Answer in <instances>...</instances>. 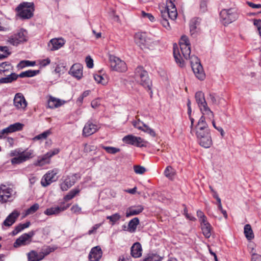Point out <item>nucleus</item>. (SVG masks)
<instances>
[{"instance_id": "33", "label": "nucleus", "mask_w": 261, "mask_h": 261, "mask_svg": "<svg viewBox=\"0 0 261 261\" xmlns=\"http://www.w3.org/2000/svg\"><path fill=\"white\" fill-rule=\"evenodd\" d=\"M200 111L202 114V116H206L205 118H207V119H209L210 120L214 119V113L208 107L207 105L200 109Z\"/></svg>"}, {"instance_id": "51", "label": "nucleus", "mask_w": 261, "mask_h": 261, "mask_svg": "<svg viewBox=\"0 0 261 261\" xmlns=\"http://www.w3.org/2000/svg\"><path fill=\"white\" fill-rule=\"evenodd\" d=\"M142 125L144 126V128L142 129V131L149 134L152 137L155 136L156 134H155V132L152 128H150L149 126H148L147 125H146L144 123H142Z\"/></svg>"}, {"instance_id": "11", "label": "nucleus", "mask_w": 261, "mask_h": 261, "mask_svg": "<svg viewBox=\"0 0 261 261\" xmlns=\"http://www.w3.org/2000/svg\"><path fill=\"white\" fill-rule=\"evenodd\" d=\"M122 141L128 144L141 147L145 146V141L141 137H136L132 135H128L124 137Z\"/></svg>"}, {"instance_id": "59", "label": "nucleus", "mask_w": 261, "mask_h": 261, "mask_svg": "<svg viewBox=\"0 0 261 261\" xmlns=\"http://www.w3.org/2000/svg\"><path fill=\"white\" fill-rule=\"evenodd\" d=\"M142 123L143 122L141 121L139 119H138L137 121L134 122L133 125L136 128L142 130V129L144 128V126L142 125Z\"/></svg>"}, {"instance_id": "10", "label": "nucleus", "mask_w": 261, "mask_h": 261, "mask_svg": "<svg viewBox=\"0 0 261 261\" xmlns=\"http://www.w3.org/2000/svg\"><path fill=\"white\" fill-rule=\"evenodd\" d=\"M13 105L19 111H24L27 107L28 102L24 96L21 93H16L13 99Z\"/></svg>"}, {"instance_id": "16", "label": "nucleus", "mask_w": 261, "mask_h": 261, "mask_svg": "<svg viewBox=\"0 0 261 261\" xmlns=\"http://www.w3.org/2000/svg\"><path fill=\"white\" fill-rule=\"evenodd\" d=\"M99 127L96 124L89 121L85 125L83 130V135L88 137L96 132Z\"/></svg>"}, {"instance_id": "32", "label": "nucleus", "mask_w": 261, "mask_h": 261, "mask_svg": "<svg viewBox=\"0 0 261 261\" xmlns=\"http://www.w3.org/2000/svg\"><path fill=\"white\" fill-rule=\"evenodd\" d=\"M173 55L176 63L179 66L183 67L184 66V61L180 59L181 55L179 54L178 46L176 44L173 45Z\"/></svg>"}, {"instance_id": "34", "label": "nucleus", "mask_w": 261, "mask_h": 261, "mask_svg": "<svg viewBox=\"0 0 261 261\" xmlns=\"http://www.w3.org/2000/svg\"><path fill=\"white\" fill-rule=\"evenodd\" d=\"M13 70V66L9 62H4L0 64V73H5Z\"/></svg>"}, {"instance_id": "23", "label": "nucleus", "mask_w": 261, "mask_h": 261, "mask_svg": "<svg viewBox=\"0 0 261 261\" xmlns=\"http://www.w3.org/2000/svg\"><path fill=\"white\" fill-rule=\"evenodd\" d=\"M144 210L142 205L132 206L128 207L126 212V217H129L132 216L137 215L140 214Z\"/></svg>"}, {"instance_id": "37", "label": "nucleus", "mask_w": 261, "mask_h": 261, "mask_svg": "<svg viewBox=\"0 0 261 261\" xmlns=\"http://www.w3.org/2000/svg\"><path fill=\"white\" fill-rule=\"evenodd\" d=\"M18 75L15 73H11L8 75L7 77H2L0 79V82L1 83H9L16 80Z\"/></svg>"}, {"instance_id": "62", "label": "nucleus", "mask_w": 261, "mask_h": 261, "mask_svg": "<svg viewBox=\"0 0 261 261\" xmlns=\"http://www.w3.org/2000/svg\"><path fill=\"white\" fill-rule=\"evenodd\" d=\"M100 105V99H96L92 100L91 102V107L94 109H96Z\"/></svg>"}, {"instance_id": "57", "label": "nucleus", "mask_w": 261, "mask_h": 261, "mask_svg": "<svg viewBox=\"0 0 261 261\" xmlns=\"http://www.w3.org/2000/svg\"><path fill=\"white\" fill-rule=\"evenodd\" d=\"M197 217L199 218L200 223L203 222V220H207L206 216L204 215L203 213L201 211H197Z\"/></svg>"}, {"instance_id": "31", "label": "nucleus", "mask_w": 261, "mask_h": 261, "mask_svg": "<svg viewBox=\"0 0 261 261\" xmlns=\"http://www.w3.org/2000/svg\"><path fill=\"white\" fill-rule=\"evenodd\" d=\"M206 129H210L205 121V117L201 116L196 126V131L205 130Z\"/></svg>"}, {"instance_id": "26", "label": "nucleus", "mask_w": 261, "mask_h": 261, "mask_svg": "<svg viewBox=\"0 0 261 261\" xmlns=\"http://www.w3.org/2000/svg\"><path fill=\"white\" fill-rule=\"evenodd\" d=\"M195 98L199 109L207 105L205 99L204 94L202 91L197 92L195 94Z\"/></svg>"}, {"instance_id": "30", "label": "nucleus", "mask_w": 261, "mask_h": 261, "mask_svg": "<svg viewBox=\"0 0 261 261\" xmlns=\"http://www.w3.org/2000/svg\"><path fill=\"white\" fill-rule=\"evenodd\" d=\"M206 129H210L205 121V117L201 116L196 126V131L205 130Z\"/></svg>"}, {"instance_id": "63", "label": "nucleus", "mask_w": 261, "mask_h": 261, "mask_svg": "<svg viewBox=\"0 0 261 261\" xmlns=\"http://www.w3.org/2000/svg\"><path fill=\"white\" fill-rule=\"evenodd\" d=\"M94 80L98 83H101L103 84V80H104L103 77L101 75L95 74L94 75Z\"/></svg>"}, {"instance_id": "56", "label": "nucleus", "mask_w": 261, "mask_h": 261, "mask_svg": "<svg viewBox=\"0 0 261 261\" xmlns=\"http://www.w3.org/2000/svg\"><path fill=\"white\" fill-rule=\"evenodd\" d=\"M200 10L202 12L207 10V3L205 0H202L200 3Z\"/></svg>"}, {"instance_id": "64", "label": "nucleus", "mask_w": 261, "mask_h": 261, "mask_svg": "<svg viewBox=\"0 0 261 261\" xmlns=\"http://www.w3.org/2000/svg\"><path fill=\"white\" fill-rule=\"evenodd\" d=\"M252 261H261V256L256 254L252 255Z\"/></svg>"}, {"instance_id": "53", "label": "nucleus", "mask_w": 261, "mask_h": 261, "mask_svg": "<svg viewBox=\"0 0 261 261\" xmlns=\"http://www.w3.org/2000/svg\"><path fill=\"white\" fill-rule=\"evenodd\" d=\"M8 41L9 43L13 45H17L20 43L17 37H16L15 35L10 37L8 39Z\"/></svg>"}, {"instance_id": "55", "label": "nucleus", "mask_w": 261, "mask_h": 261, "mask_svg": "<svg viewBox=\"0 0 261 261\" xmlns=\"http://www.w3.org/2000/svg\"><path fill=\"white\" fill-rule=\"evenodd\" d=\"M87 66L89 68H92L93 67V59L90 57L88 56L86 58L85 60Z\"/></svg>"}, {"instance_id": "36", "label": "nucleus", "mask_w": 261, "mask_h": 261, "mask_svg": "<svg viewBox=\"0 0 261 261\" xmlns=\"http://www.w3.org/2000/svg\"><path fill=\"white\" fill-rule=\"evenodd\" d=\"M139 223V220L138 218H134L132 219L128 224V229L129 231L130 232H135Z\"/></svg>"}, {"instance_id": "43", "label": "nucleus", "mask_w": 261, "mask_h": 261, "mask_svg": "<svg viewBox=\"0 0 261 261\" xmlns=\"http://www.w3.org/2000/svg\"><path fill=\"white\" fill-rule=\"evenodd\" d=\"M80 190L79 189H74L71 190L64 197V200L65 201H68L73 198L75 195L80 192Z\"/></svg>"}, {"instance_id": "50", "label": "nucleus", "mask_w": 261, "mask_h": 261, "mask_svg": "<svg viewBox=\"0 0 261 261\" xmlns=\"http://www.w3.org/2000/svg\"><path fill=\"white\" fill-rule=\"evenodd\" d=\"M174 174V169L171 166H167L165 171L164 175L169 179H171Z\"/></svg>"}, {"instance_id": "19", "label": "nucleus", "mask_w": 261, "mask_h": 261, "mask_svg": "<svg viewBox=\"0 0 261 261\" xmlns=\"http://www.w3.org/2000/svg\"><path fill=\"white\" fill-rule=\"evenodd\" d=\"M102 255V250L99 246L92 248L89 254L90 261H99Z\"/></svg>"}, {"instance_id": "46", "label": "nucleus", "mask_w": 261, "mask_h": 261, "mask_svg": "<svg viewBox=\"0 0 261 261\" xmlns=\"http://www.w3.org/2000/svg\"><path fill=\"white\" fill-rule=\"evenodd\" d=\"M140 16L141 18L145 20L148 19L151 22H153L155 20L154 17L151 13H146L144 11H141Z\"/></svg>"}, {"instance_id": "58", "label": "nucleus", "mask_w": 261, "mask_h": 261, "mask_svg": "<svg viewBox=\"0 0 261 261\" xmlns=\"http://www.w3.org/2000/svg\"><path fill=\"white\" fill-rule=\"evenodd\" d=\"M71 210L73 213L78 214L81 213L82 208L77 204H74L71 208Z\"/></svg>"}, {"instance_id": "22", "label": "nucleus", "mask_w": 261, "mask_h": 261, "mask_svg": "<svg viewBox=\"0 0 261 261\" xmlns=\"http://www.w3.org/2000/svg\"><path fill=\"white\" fill-rule=\"evenodd\" d=\"M76 181L75 175L67 176L60 185L61 189L63 191H67L71 187Z\"/></svg>"}, {"instance_id": "44", "label": "nucleus", "mask_w": 261, "mask_h": 261, "mask_svg": "<svg viewBox=\"0 0 261 261\" xmlns=\"http://www.w3.org/2000/svg\"><path fill=\"white\" fill-rule=\"evenodd\" d=\"M15 36L17 37L20 43L27 40V32L25 30L20 31L17 34H15Z\"/></svg>"}, {"instance_id": "20", "label": "nucleus", "mask_w": 261, "mask_h": 261, "mask_svg": "<svg viewBox=\"0 0 261 261\" xmlns=\"http://www.w3.org/2000/svg\"><path fill=\"white\" fill-rule=\"evenodd\" d=\"M65 41L61 38H53L48 43V46L51 51L57 50L62 47Z\"/></svg>"}, {"instance_id": "6", "label": "nucleus", "mask_w": 261, "mask_h": 261, "mask_svg": "<svg viewBox=\"0 0 261 261\" xmlns=\"http://www.w3.org/2000/svg\"><path fill=\"white\" fill-rule=\"evenodd\" d=\"M220 21L224 25H228L236 21L239 17V13L235 8L222 9L220 13Z\"/></svg>"}, {"instance_id": "18", "label": "nucleus", "mask_w": 261, "mask_h": 261, "mask_svg": "<svg viewBox=\"0 0 261 261\" xmlns=\"http://www.w3.org/2000/svg\"><path fill=\"white\" fill-rule=\"evenodd\" d=\"M69 73L77 80H80L83 77L82 65L79 63L73 64L71 66Z\"/></svg>"}, {"instance_id": "8", "label": "nucleus", "mask_w": 261, "mask_h": 261, "mask_svg": "<svg viewBox=\"0 0 261 261\" xmlns=\"http://www.w3.org/2000/svg\"><path fill=\"white\" fill-rule=\"evenodd\" d=\"M110 66L115 71L124 72L127 69L125 63L118 57L111 55L110 56Z\"/></svg>"}, {"instance_id": "28", "label": "nucleus", "mask_w": 261, "mask_h": 261, "mask_svg": "<svg viewBox=\"0 0 261 261\" xmlns=\"http://www.w3.org/2000/svg\"><path fill=\"white\" fill-rule=\"evenodd\" d=\"M203 235L207 238H209L211 236L212 226L207 220H203V222L200 223Z\"/></svg>"}, {"instance_id": "60", "label": "nucleus", "mask_w": 261, "mask_h": 261, "mask_svg": "<svg viewBox=\"0 0 261 261\" xmlns=\"http://www.w3.org/2000/svg\"><path fill=\"white\" fill-rule=\"evenodd\" d=\"M101 225V223H99V224H96L95 225H94L91 229L89 230L88 232V234L89 235H91V234H93V233H94L96 231V230L100 227V226Z\"/></svg>"}, {"instance_id": "47", "label": "nucleus", "mask_w": 261, "mask_h": 261, "mask_svg": "<svg viewBox=\"0 0 261 261\" xmlns=\"http://www.w3.org/2000/svg\"><path fill=\"white\" fill-rule=\"evenodd\" d=\"M106 218L110 220L112 225H114L117 221L120 219L121 216L119 214L115 213L111 216H107Z\"/></svg>"}, {"instance_id": "7", "label": "nucleus", "mask_w": 261, "mask_h": 261, "mask_svg": "<svg viewBox=\"0 0 261 261\" xmlns=\"http://www.w3.org/2000/svg\"><path fill=\"white\" fill-rule=\"evenodd\" d=\"M17 14L22 18H29L32 15L33 4L23 2L19 5L16 8Z\"/></svg>"}, {"instance_id": "39", "label": "nucleus", "mask_w": 261, "mask_h": 261, "mask_svg": "<svg viewBox=\"0 0 261 261\" xmlns=\"http://www.w3.org/2000/svg\"><path fill=\"white\" fill-rule=\"evenodd\" d=\"M244 234L248 240H251L254 238L253 231L249 224H246L244 226Z\"/></svg>"}, {"instance_id": "3", "label": "nucleus", "mask_w": 261, "mask_h": 261, "mask_svg": "<svg viewBox=\"0 0 261 261\" xmlns=\"http://www.w3.org/2000/svg\"><path fill=\"white\" fill-rule=\"evenodd\" d=\"M161 16L162 19L161 23L163 27L167 30H170L171 28L169 24L167 18L174 20L177 16V12L174 4L171 1H167L166 7L164 10H161Z\"/></svg>"}, {"instance_id": "12", "label": "nucleus", "mask_w": 261, "mask_h": 261, "mask_svg": "<svg viewBox=\"0 0 261 261\" xmlns=\"http://www.w3.org/2000/svg\"><path fill=\"white\" fill-rule=\"evenodd\" d=\"M59 149L58 148L54 149L47 152L45 154L39 156L35 163V165L39 166H42L45 164H49L50 162V158L57 154L59 152Z\"/></svg>"}, {"instance_id": "1", "label": "nucleus", "mask_w": 261, "mask_h": 261, "mask_svg": "<svg viewBox=\"0 0 261 261\" xmlns=\"http://www.w3.org/2000/svg\"><path fill=\"white\" fill-rule=\"evenodd\" d=\"M180 48L183 57L186 60H190L191 67L196 75L200 80H203L205 77L202 66L197 57L193 55L190 56L191 48L188 38L186 36H181L179 41Z\"/></svg>"}, {"instance_id": "13", "label": "nucleus", "mask_w": 261, "mask_h": 261, "mask_svg": "<svg viewBox=\"0 0 261 261\" xmlns=\"http://www.w3.org/2000/svg\"><path fill=\"white\" fill-rule=\"evenodd\" d=\"M14 191L13 189L6 185L0 186V201L6 202L13 197Z\"/></svg>"}, {"instance_id": "42", "label": "nucleus", "mask_w": 261, "mask_h": 261, "mask_svg": "<svg viewBox=\"0 0 261 261\" xmlns=\"http://www.w3.org/2000/svg\"><path fill=\"white\" fill-rule=\"evenodd\" d=\"M162 257L157 254L150 253L148 254L142 261H161Z\"/></svg>"}, {"instance_id": "27", "label": "nucleus", "mask_w": 261, "mask_h": 261, "mask_svg": "<svg viewBox=\"0 0 261 261\" xmlns=\"http://www.w3.org/2000/svg\"><path fill=\"white\" fill-rule=\"evenodd\" d=\"M64 101H62L60 99L55 98L51 96H49L48 99V107L49 108L54 109L60 107L64 103Z\"/></svg>"}, {"instance_id": "9", "label": "nucleus", "mask_w": 261, "mask_h": 261, "mask_svg": "<svg viewBox=\"0 0 261 261\" xmlns=\"http://www.w3.org/2000/svg\"><path fill=\"white\" fill-rule=\"evenodd\" d=\"M59 170L58 169H54L48 171L42 177L41 180V184L43 187H47L51 184L52 182L56 181L58 177L56 176L58 173Z\"/></svg>"}, {"instance_id": "35", "label": "nucleus", "mask_w": 261, "mask_h": 261, "mask_svg": "<svg viewBox=\"0 0 261 261\" xmlns=\"http://www.w3.org/2000/svg\"><path fill=\"white\" fill-rule=\"evenodd\" d=\"M30 222H27L23 224H20L17 225L15 229L11 232V234L13 236L16 235L19 232L23 230L24 228L28 227L30 225Z\"/></svg>"}, {"instance_id": "25", "label": "nucleus", "mask_w": 261, "mask_h": 261, "mask_svg": "<svg viewBox=\"0 0 261 261\" xmlns=\"http://www.w3.org/2000/svg\"><path fill=\"white\" fill-rule=\"evenodd\" d=\"M130 253L135 258L140 257L142 255V248L140 243L136 242L130 248Z\"/></svg>"}, {"instance_id": "54", "label": "nucleus", "mask_w": 261, "mask_h": 261, "mask_svg": "<svg viewBox=\"0 0 261 261\" xmlns=\"http://www.w3.org/2000/svg\"><path fill=\"white\" fill-rule=\"evenodd\" d=\"M18 75V77H32L33 76V71L29 70L20 73Z\"/></svg>"}, {"instance_id": "41", "label": "nucleus", "mask_w": 261, "mask_h": 261, "mask_svg": "<svg viewBox=\"0 0 261 261\" xmlns=\"http://www.w3.org/2000/svg\"><path fill=\"white\" fill-rule=\"evenodd\" d=\"M11 54V52L7 46H0V59L2 60L7 58Z\"/></svg>"}, {"instance_id": "29", "label": "nucleus", "mask_w": 261, "mask_h": 261, "mask_svg": "<svg viewBox=\"0 0 261 261\" xmlns=\"http://www.w3.org/2000/svg\"><path fill=\"white\" fill-rule=\"evenodd\" d=\"M202 138L197 139L198 142L200 146L202 147L208 148H210L212 145V140L211 136H205Z\"/></svg>"}, {"instance_id": "52", "label": "nucleus", "mask_w": 261, "mask_h": 261, "mask_svg": "<svg viewBox=\"0 0 261 261\" xmlns=\"http://www.w3.org/2000/svg\"><path fill=\"white\" fill-rule=\"evenodd\" d=\"M134 169L135 172L138 174H142L144 173L146 171V169L145 167L140 165L134 166Z\"/></svg>"}, {"instance_id": "2", "label": "nucleus", "mask_w": 261, "mask_h": 261, "mask_svg": "<svg viewBox=\"0 0 261 261\" xmlns=\"http://www.w3.org/2000/svg\"><path fill=\"white\" fill-rule=\"evenodd\" d=\"M136 44L142 50H153L159 44L158 40L148 36L145 32H137L134 36Z\"/></svg>"}, {"instance_id": "49", "label": "nucleus", "mask_w": 261, "mask_h": 261, "mask_svg": "<svg viewBox=\"0 0 261 261\" xmlns=\"http://www.w3.org/2000/svg\"><path fill=\"white\" fill-rule=\"evenodd\" d=\"M64 67L63 66H60L59 65H58L54 71H53L52 74L53 75H55L56 77H59L60 76V75L64 73Z\"/></svg>"}, {"instance_id": "15", "label": "nucleus", "mask_w": 261, "mask_h": 261, "mask_svg": "<svg viewBox=\"0 0 261 261\" xmlns=\"http://www.w3.org/2000/svg\"><path fill=\"white\" fill-rule=\"evenodd\" d=\"M55 250V248L46 246H44L39 252L34 251V261L42 260L45 256L53 252Z\"/></svg>"}, {"instance_id": "14", "label": "nucleus", "mask_w": 261, "mask_h": 261, "mask_svg": "<svg viewBox=\"0 0 261 261\" xmlns=\"http://www.w3.org/2000/svg\"><path fill=\"white\" fill-rule=\"evenodd\" d=\"M32 236L33 233L31 232L22 234L14 242V247L17 248L31 243Z\"/></svg>"}, {"instance_id": "5", "label": "nucleus", "mask_w": 261, "mask_h": 261, "mask_svg": "<svg viewBox=\"0 0 261 261\" xmlns=\"http://www.w3.org/2000/svg\"><path fill=\"white\" fill-rule=\"evenodd\" d=\"M9 155L11 157H13L11 160L12 164L16 165L21 164L30 159L32 152L28 150L21 151L18 149L11 151Z\"/></svg>"}, {"instance_id": "38", "label": "nucleus", "mask_w": 261, "mask_h": 261, "mask_svg": "<svg viewBox=\"0 0 261 261\" xmlns=\"http://www.w3.org/2000/svg\"><path fill=\"white\" fill-rule=\"evenodd\" d=\"M99 147L106 150V151L109 154H114L120 152V149L119 148H116L112 146H106L102 144H100Z\"/></svg>"}, {"instance_id": "21", "label": "nucleus", "mask_w": 261, "mask_h": 261, "mask_svg": "<svg viewBox=\"0 0 261 261\" xmlns=\"http://www.w3.org/2000/svg\"><path fill=\"white\" fill-rule=\"evenodd\" d=\"M23 125H24L23 124L19 122H17L11 124L8 127L2 129L1 131V135H3L5 134H8L16 131L20 130L22 129Z\"/></svg>"}, {"instance_id": "17", "label": "nucleus", "mask_w": 261, "mask_h": 261, "mask_svg": "<svg viewBox=\"0 0 261 261\" xmlns=\"http://www.w3.org/2000/svg\"><path fill=\"white\" fill-rule=\"evenodd\" d=\"M69 205V204L65 205L64 203H63L59 206L51 207L46 209L44 213L47 215H57L67 209Z\"/></svg>"}, {"instance_id": "45", "label": "nucleus", "mask_w": 261, "mask_h": 261, "mask_svg": "<svg viewBox=\"0 0 261 261\" xmlns=\"http://www.w3.org/2000/svg\"><path fill=\"white\" fill-rule=\"evenodd\" d=\"M51 134L50 129H48L34 137V140H43L46 139Z\"/></svg>"}, {"instance_id": "40", "label": "nucleus", "mask_w": 261, "mask_h": 261, "mask_svg": "<svg viewBox=\"0 0 261 261\" xmlns=\"http://www.w3.org/2000/svg\"><path fill=\"white\" fill-rule=\"evenodd\" d=\"M50 63L49 59L39 60L36 61H34V66H38L40 69L43 68L48 65Z\"/></svg>"}, {"instance_id": "4", "label": "nucleus", "mask_w": 261, "mask_h": 261, "mask_svg": "<svg viewBox=\"0 0 261 261\" xmlns=\"http://www.w3.org/2000/svg\"><path fill=\"white\" fill-rule=\"evenodd\" d=\"M135 79L136 81L141 86L150 90L152 86V82L150 80L148 73L144 70L142 67H138L135 72Z\"/></svg>"}, {"instance_id": "61", "label": "nucleus", "mask_w": 261, "mask_h": 261, "mask_svg": "<svg viewBox=\"0 0 261 261\" xmlns=\"http://www.w3.org/2000/svg\"><path fill=\"white\" fill-rule=\"evenodd\" d=\"M95 149V147L94 145H91L88 144H85L84 151L85 152H90L91 151L94 150Z\"/></svg>"}, {"instance_id": "24", "label": "nucleus", "mask_w": 261, "mask_h": 261, "mask_svg": "<svg viewBox=\"0 0 261 261\" xmlns=\"http://www.w3.org/2000/svg\"><path fill=\"white\" fill-rule=\"evenodd\" d=\"M19 215L17 211L15 210L11 213L5 219L3 224V227H9L11 226L15 221L16 219Z\"/></svg>"}, {"instance_id": "48", "label": "nucleus", "mask_w": 261, "mask_h": 261, "mask_svg": "<svg viewBox=\"0 0 261 261\" xmlns=\"http://www.w3.org/2000/svg\"><path fill=\"white\" fill-rule=\"evenodd\" d=\"M33 66V62L23 60L20 61L17 65V68L18 69H22L24 67Z\"/></svg>"}]
</instances>
